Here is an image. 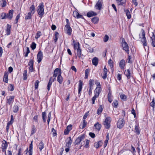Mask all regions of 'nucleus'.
Returning a JSON list of instances; mask_svg holds the SVG:
<instances>
[{
	"mask_svg": "<svg viewBox=\"0 0 155 155\" xmlns=\"http://www.w3.org/2000/svg\"><path fill=\"white\" fill-rule=\"evenodd\" d=\"M79 85L78 87V93L79 95L81 93V91L82 90L83 83L81 80H80L79 81Z\"/></svg>",
	"mask_w": 155,
	"mask_h": 155,
	"instance_id": "nucleus-17",
	"label": "nucleus"
},
{
	"mask_svg": "<svg viewBox=\"0 0 155 155\" xmlns=\"http://www.w3.org/2000/svg\"><path fill=\"white\" fill-rule=\"evenodd\" d=\"M5 153V155H12V153L11 151L8 150L7 152H4Z\"/></svg>",
	"mask_w": 155,
	"mask_h": 155,
	"instance_id": "nucleus-64",
	"label": "nucleus"
},
{
	"mask_svg": "<svg viewBox=\"0 0 155 155\" xmlns=\"http://www.w3.org/2000/svg\"><path fill=\"white\" fill-rule=\"evenodd\" d=\"M72 125L70 124L67 126L66 128L64 130V134L65 135L68 134L69 131L71 130Z\"/></svg>",
	"mask_w": 155,
	"mask_h": 155,
	"instance_id": "nucleus-14",
	"label": "nucleus"
},
{
	"mask_svg": "<svg viewBox=\"0 0 155 155\" xmlns=\"http://www.w3.org/2000/svg\"><path fill=\"white\" fill-rule=\"evenodd\" d=\"M8 72H5L4 76L3 81L6 83H7L8 81Z\"/></svg>",
	"mask_w": 155,
	"mask_h": 155,
	"instance_id": "nucleus-20",
	"label": "nucleus"
},
{
	"mask_svg": "<svg viewBox=\"0 0 155 155\" xmlns=\"http://www.w3.org/2000/svg\"><path fill=\"white\" fill-rule=\"evenodd\" d=\"M108 64L109 65L110 67V68L112 69L113 67V62L112 60L110 59L108 61Z\"/></svg>",
	"mask_w": 155,
	"mask_h": 155,
	"instance_id": "nucleus-56",
	"label": "nucleus"
},
{
	"mask_svg": "<svg viewBox=\"0 0 155 155\" xmlns=\"http://www.w3.org/2000/svg\"><path fill=\"white\" fill-rule=\"evenodd\" d=\"M103 110L102 106L101 105H100L97 110V114L98 115L100 114L102 112Z\"/></svg>",
	"mask_w": 155,
	"mask_h": 155,
	"instance_id": "nucleus-32",
	"label": "nucleus"
},
{
	"mask_svg": "<svg viewBox=\"0 0 155 155\" xmlns=\"http://www.w3.org/2000/svg\"><path fill=\"white\" fill-rule=\"evenodd\" d=\"M97 15V14L93 11L88 12L87 14V16L88 17H91L93 16H94Z\"/></svg>",
	"mask_w": 155,
	"mask_h": 155,
	"instance_id": "nucleus-28",
	"label": "nucleus"
},
{
	"mask_svg": "<svg viewBox=\"0 0 155 155\" xmlns=\"http://www.w3.org/2000/svg\"><path fill=\"white\" fill-rule=\"evenodd\" d=\"M59 36V34L58 32H56L54 35V40L55 42H56L58 39V38Z\"/></svg>",
	"mask_w": 155,
	"mask_h": 155,
	"instance_id": "nucleus-53",
	"label": "nucleus"
},
{
	"mask_svg": "<svg viewBox=\"0 0 155 155\" xmlns=\"http://www.w3.org/2000/svg\"><path fill=\"white\" fill-rule=\"evenodd\" d=\"M90 73V70L89 69H86L85 71V76L84 78L85 79H87L88 76V74Z\"/></svg>",
	"mask_w": 155,
	"mask_h": 155,
	"instance_id": "nucleus-42",
	"label": "nucleus"
},
{
	"mask_svg": "<svg viewBox=\"0 0 155 155\" xmlns=\"http://www.w3.org/2000/svg\"><path fill=\"white\" fill-rule=\"evenodd\" d=\"M85 141H86V143L85 146L86 148H87L89 147V145L90 142L89 140H85L84 141L83 143V142H81V146H83V145L84 144V143L85 142Z\"/></svg>",
	"mask_w": 155,
	"mask_h": 155,
	"instance_id": "nucleus-37",
	"label": "nucleus"
},
{
	"mask_svg": "<svg viewBox=\"0 0 155 155\" xmlns=\"http://www.w3.org/2000/svg\"><path fill=\"white\" fill-rule=\"evenodd\" d=\"M99 21V18L97 17H95L91 19V21L94 24L97 23Z\"/></svg>",
	"mask_w": 155,
	"mask_h": 155,
	"instance_id": "nucleus-40",
	"label": "nucleus"
},
{
	"mask_svg": "<svg viewBox=\"0 0 155 155\" xmlns=\"http://www.w3.org/2000/svg\"><path fill=\"white\" fill-rule=\"evenodd\" d=\"M39 83V81L38 80H37L36 81L35 84V88L36 89L38 88Z\"/></svg>",
	"mask_w": 155,
	"mask_h": 155,
	"instance_id": "nucleus-62",
	"label": "nucleus"
},
{
	"mask_svg": "<svg viewBox=\"0 0 155 155\" xmlns=\"http://www.w3.org/2000/svg\"><path fill=\"white\" fill-rule=\"evenodd\" d=\"M107 98L108 101L110 103H111L113 100V96L111 95V93L109 92L107 95Z\"/></svg>",
	"mask_w": 155,
	"mask_h": 155,
	"instance_id": "nucleus-31",
	"label": "nucleus"
},
{
	"mask_svg": "<svg viewBox=\"0 0 155 155\" xmlns=\"http://www.w3.org/2000/svg\"><path fill=\"white\" fill-rule=\"evenodd\" d=\"M109 39V37L108 36L106 35L104 37L103 40L104 42H106Z\"/></svg>",
	"mask_w": 155,
	"mask_h": 155,
	"instance_id": "nucleus-63",
	"label": "nucleus"
},
{
	"mask_svg": "<svg viewBox=\"0 0 155 155\" xmlns=\"http://www.w3.org/2000/svg\"><path fill=\"white\" fill-rule=\"evenodd\" d=\"M36 131V129L35 128V126L34 125L32 126V129L31 130V135H32L35 133Z\"/></svg>",
	"mask_w": 155,
	"mask_h": 155,
	"instance_id": "nucleus-55",
	"label": "nucleus"
},
{
	"mask_svg": "<svg viewBox=\"0 0 155 155\" xmlns=\"http://www.w3.org/2000/svg\"><path fill=\"white\" fill-rule=\"evenodd\" d=\"M152 41V45L153 47H155V35L153 33L152 34V36L150 37Z\"/></svg>",
	"mask_w": 155,
	"mask_h": 155,
	"instance_id": "nucleus-27",
	"label": "nucleus"
},
{
	"mask_svg": "<svg viewBox=\"0 0 155 155\" xmlns=\"http://www.w3.org/2000/svg\"><path fill=\"white\" fill-rule=\"evenodd\" d=\"M125 61L122 59L121 60L119 63V66L121 69H123L125 66Z\"/></svg>",
	"mask_w": 155,
	"mask_h": 155,
	"instance_id": "nucleus-30",
	"label": "nucleus"
},
{
	"mask_svg": "<svg viewBox=\"0 0 155 155\" xmlns=\"http://www.w3.org/2000/svg\"><path fill=\"white\" fill-rule=\"evenodd\" d=\"M125 12L126 14L127 18L128 19H130L131 18V15L130 12L128 9H126L125 10Z\"/></svg>",
	"mask_w": 155,
	"mask_h": 155,
	"instance_id": "nucleus-36",
	"label": "nucleus"
},
{
	"mask_svg": "<svg viewBox=\"0 0 155 155\" xmlns=\"http://www.w3.org/2000/svg\"><path fill=\"white\" fill-rule=\"evenodd\" d=\"M32 14L28 12L25 18V20L30 19L31 18Z\"/></svg>",
	"mask_w": 155,
	"mask_h": 155,
	"instance_id": "nucleus-44",
	"label": "nucleus"
},
{
	"mask_svg": "<svg viewBox=\"0 0 155 155\" xmlns=\"http://www.w3.org/2000/svg\"><path fill=\"white\" fill-rule=\"evenodd\" d=\"M94 128L96 129L98 131H99L101 128V125L99 123L97 122L94 125Z\"/></svg>",
	"mask_w": 155,
	"mask_h": 155,
	"instance_id": "nucleus-25",
	"label": "nucleus"
},
{
	"mask_svg": "<svg viewBox=\"0 0 155 155\" xmlns=\"http://www.w3.org/2000/svg\"><path fill=\"white\" fill-rule=\"evenodd\" d=\"M14 96H9L8 97H7V103L9 105H12L14 101Z\"/></svg>",
	"mask_w": 155,
	"mask_h": 155,
	"instance_id": "nucleus-9",
	"label": "nucleus"
},
{
	"mask_svg": "<svg viewBox=\"0 0 155 155\" xmlns=\"http://www.w3.org/2000/svg\"><path fill=\"white\" fill-rule=\"evenodd\" d=\"M77 55L78 57L79 58H81L82 56H83V54H81V49H80L77 51Z\"/></svg>",
	"mask_w": 155,
	"mask_h": 155,
	"instance_id": "nucleus-41",
	"label": "nucleus"
},
{
	"mask_svg": "<svg viewBox=\"0 0 155 155\" xmlns=\"http://www.w3.org/2000/svg\"><path fill=\"white\" fill-rule=\"evenodd\" d=\"M121 44L123 50L128 54L129 53V46L124 38L122 39Z\"/></svg>",
	"mask_w": 155,
	"mask_h": 155,
	"instance_id": "nucleus-5",
	"label": "nucleus"
},
{
	"mask_svg": "<svg viewBox=\"0 0 155 155\" xmlns=\"http://www.w3.org/2000/svg\"><path fill=\"white\" fill-rule=\"evenodd\" d=\"M67 140H68V141L66 143V146L68 147H70L72 143V141L71 137H68L67 138Z\"/></svg>",
	"mask_w": 155,
	"mask_h": 155,
	"instance_id": "nucleus-21",
	"label": "nucleus"
},
{
	"mask_svg": "<svg viewBox=\"0 0 155 155\" xmlns=\"http://www.w3.org/2000/svg\"><path fill=\"white\" fill-rule=\"evenodd\" d=\"M44 5L43 3H42L39 5L37 7V12L39 17L41 18H42L44 15Z\"/></svg>",
	"mask_w": 155,
	"mask_h": 155,
	"instance_id": "nucleus-1",
	"label": "nucleus"
},
{
	"mask_svg": "<svg viewBox=\"0 0 155 155\" xmlns=\"http://www.w3.org/2000/svg\"><path fill=\"white\" fill-rule=\"evenodd\" d=\"M125 124L124 120L123 119H119L117 123V127L119 129L123 128Z\"/></svg>",
	"mask_w": 155,
	"mask_h": 155,
	"instance_id": "nucleus-6",
	"label": "nucleus"
},
{
	"mask_svg": "<svg viewBox=\"0 0 155 155\" xmlns=\"http://www.w3.org/2000/svg\"><path fill=\"white\" fill-rule=\"evenodd\" d=\"M30 12H29L32 15L35 13V7L34 5H32L30 7Z\"/></svg>",
	"mask_w": 155,
	"mask_h": 155,
	"instance_id": "nucleus-29",
	"label": "nucleus"
},
{
	"mask_svg": "<svg viewBox=\"0 0 155 155\" xmlns=\"http://www.w3.org/2000/svg\"><path fill=\"white\" fill-rule=\"evenodd\" d=\"M0 18L2 19H7L6 14L5 13L3 12L1 13Z\"/></svg>",
	"mask_w": 155,
	"mask_h": 155,
	"instance_id": "nucleus-48",
	"label": "nucleus"
},
{
	"mask_svg": "<svg viewBox=\"0 0 155 155\" xmlns=\"http://www.w3.org/2000/svg\"><path fill=\"white\" fill-rule=\"evenodd\" d=\"M94 82V80H90L89 81V87H92L93 86V83Z\"/></svg>",
	"mask_w": 155,
	"mask_h": 155,
	"instance_id": "nucleus-61",
	"label": "nucleus"
},
{
	"mask_svg": "<svg viewBox=\"0 0 155 155\" xmlns=\"http://www.w3.org/2000/svg\"><path fill=\"white\" fill-rule=\"evenodd\" d=\"M86 125L87 122L85 120H83V123L81 124L80 125V127L81 129H83L86 126Z\"/></svg>",
	"mask_w": 155,
	"mask_h": 155,
	"instance_id": "nucleus-38",
	"label": "nucleus"
},
{
	"mask_svg": "<svg viewBox=\"0 0 155 155\" xmlns=\"http://www.w3.org/2000/svg\"><path fill=\"white\" fill-rule=\"evenodd\" d=\"M43 57V54L41 51H39L37 55V61L38 63H39L41 61Z\"/></svg>",
	"mask_w": 155,
	"mask_h": 155,
	"instance_id": "nucleus-11",
	"label": "nucleus"
},
{
	"mask_svg": "<svg viewBox=\"0 0 155 155\" xmlns=\"http://www.w3.org/2000/svg\"><path fill=\"white\" fill-rule=\"evenodd\" d=\"M59 69L58 68H56L54 70V74L53 75V77H56L58 75V72H59Z\"/></svg>",
	"mask_w": 155,
	"mask_h": 155,
	"instance_id": "nucleus-45",
	"label": "nucleus"
},
{
	"mask_svg": "<svg viewBox=\"0 0 155 155\" xmlns=\"http://www.w3.org/2000/svg\"><path fill=\"white\" fill-rule=\"evenodd\" d=\"M111 121V118L110 117H106L105 120L104 122V125L106 129H109L110 126V122Z\"/></svg>",
	"mask_w": 155,
	"mask_h": 155,
	"instance_id": "nucleus-4",
	"label": "nucleus"
},
{
	"mask_svg": "<svg viewBox=\"0 0 155 155\" xmlns=\"http://www.w3.org/2000/svg\"><path fill=\"white\" fill-rule=\"evenodd\" d=\"M118 105V102L116 100H114L112 103L113 106L115 107H117Z\"/></svg>",
	"mask_w": 155,
	"mask_h": 155,
	"instance_id": "nucleus-58",
	"label": "nucleus"
},
{
	"mask_svg": "<svg viewBox=\"0 0 155 155\" xmlns=\"http://www.w3.org/2000/svg\"><path fill=\"white\" fill-rule=\"evenodd\" d=\"M135 132L138 135L140 133V130L139 129V127L137 124H136L135 128Z\"/></svg>",
	"mask_w": 155,
	"mask_h": 155,
	"instance_id": "nucleus-26",
	"label": "nucleus"
},
{
	"mask_svg": "<svg viewBox=\"0 0 155 155\" xmlns=\"http://www.w3.org/2000/svg\"><path fill=\"white\" fill-rule=\"evenodd\" d=\"M11 27V26L9 24L7 25V28L6 31V34L7 35H9L10 34Z\"/></svg>",
	"mask_w": 155,
	"mask_h": 155,
	"instance_id": "nucleus-22",
	"label": "nucleus"
},
{
	"mask_svg": "<svg viewBox=\"0 0 155 155\" xmlns=\"http://www.w3.org/2000/svg\"><path fill=\"white\" fill-rule=\"evenodd\" d=\"M42 117L44 122H45L46 121V114L45 112H42Z\"/></svg>",
	"mask_w": 155,
	"mask_h": 155,
	"instance_id": "nucleus-49",
	"label": "nucleus"
},
{
	"mask_svg": "<svg viewBox=\"0 0 155 155\" xmlns=\"http://www.w3.org/2000/svg\"><path fill=\"white\" fill-rule=\"evenodd\" d=\"M52 79V78H51L49 80V82L48 83L47 86V88L48 91H49L50 90V87L52 84V81H51V79Z\"/></svg>",
	"mask_w": 155,
	"mask_h": 155,
	"instance_id": "nucleus-39",
	"label": "nucleus"
},
{
	"mask_svg": "<svg viewBox=\"0 0 155 155\" xmlns=\"http://www.w3.org/2000/svg\"><path fill=\"white\" fill-rule=\"evenodd\" d=\"M66 24L64 28V31L65 33L69 35H71L72 32V29L70 26V23L68 19H66Z\"/></svg>",
	"mask_w": 155,
	"mask_h": 155,
	"instance_id": "nucleus-3",
	"label": "nucleus"
},
{
	"mask_svg": "<svg viewBox=\"0 0 155 155\" xmlns=\"http://www.w3.org/2000/svg\"><path fill=\"white\" fill-rule=\"evenodd\" d=\"M102 142L101 141H99L94 143V146L97 149L99 147H100L102 145Z\"/></svg>",
	"mask_w": 155,
	"mask_h": 155,
	"instance_id": "nucleus-33",
	"label": "nucleus"
},
{
	"mask_svg": "<svg viewBox=\"0 0 155 155\" xmlns=\"http://www.w3.org/2000/svg\"><path fill=\"white\" fill-rule=\"evenodd\" d=\"M23 79L25 80L27 78V70H25L24 71L23 73Z\"/></svg>",
	"mask_w": 155,
	"mask_h": 155,
	"instance_id": "nucleus-46",
	"label": "nucleus"
},
{
	"mask_svg": "<svg viewBox=\"0 0 155 155\" xmlns=\"http://www.w3.org/2000/svg\"><path fill=\"white\" fill-rule=\"evenodd\" d=\"M61 72L60 71L57 78V81L60 84H61L63 81V78L61 75Z\"/></svg>",
	"mask_w": 155,
	"mask_h": 155,
	"instance_id": "nucleus-19",
	"label": "nucleus"
},
{
	"mask_svg": "<svg viewBox=\"0 0 155 155\" xmlns=\"http://www.w3.org/2000/svg\"><path fill=\"white\" fill-rule=\"evenodd\" d=\"M98 59L97 58L95 57L93 58L92 63L94 65L97 66L98 64Z\"/></svg>",
	"mask_w": 155,
	"mask_h": 155,
	"instance_id": "nucleus-23",
	"label": "nucleus"
},
{
	"mask_svg": "<svg viewBox=\"0 0 155 155\" xmlns=\"http://www.w3.org/2000/svg\"><path fill=\"white\" fill-rule=\"evenodd\" d=\"M36 44L35 42H33L31 45L30 47L32 50H34L36 48Z\"/></svg>",
	"mask_w": 155,
	"mask_h": 155,
	"instance_id": "nucleus-59",
	"label": "nucleus"
},
{
	"mask_svg": "<svg viewBox=\"0 0 155 155\" xmlns=\"http://www.w3.org/2000/svg\"><path fill=\"white\" fill-rule=\"evenodd\" d=\"M8 147L7 143L6 141L3 140L2 142V149L3 152H5L6 150Z\"/></svg>",
	"mask_w": 155,
	"mask_h": 155,
	"instance_id": "nucleus-8",
	"label": "nucleus"
},
{
	"mask_svg": "<svg viewBox=\"0 0 155 155\" xmlns=\"http://www.w3.org/2000/svg\"><path fill=\"white\" fill-rule=\"evenodd\" d=\"M85 139V136L84 134L81 135L80 136L78 137L75 140L76 144H79L83 140Z\"/></svg>",
	"mask_w": 155,
	"mask_h": 155,
	"instance_id": "nucleus-7",
	"label": "nucleus"
},
{
	"mask_svg": "<svg viewBox=\"0 0 155 155\" xmlns=\"http://www.w3.org/2000/svg\"><path fill=\"white\" fill-rule=\"evenodd\" d=\"M73 15L74 17L75 18H84V17L83 16L80 14L77 11H74Z\"/></svg>",
	"mask_w": 155,
	"mask_h": 155,
	"instance_id": "nucleus-12",
	"label": "nucleus"
},
{
	"mask_svg": "<svg viewBox=\"0 0 155 155\" xmlns=\"http://www.w3.org/2000/svg\"><path fill=\"white\" fill-rule=\"evenodd\" d=\"M74 48L75 50H76L77 51L81 49L80 45L78 42V43H75L74 45Z\"/></svg>",
	"mask_w": 155,
	"mask_h": 155,
	"instance_id": "nucleus-24",
	"label": "nucleus"
},
{
	"mask_svg": "<svg viewBox=\"0 0 155 155\" xmlns=\"http://www.w3.org/2000/svg\"><path fill=\"white\" fill-rule=\"evenodd\" d=\"M120 98L123 100L124 101H125L127 99V96H126L124 94H121L120 96Z\"/></svg>",
	"mask_w": 155,
	"mask_h": 155,
	"instance_id": "nucleus-57",
	"label": "nucleus"
},
{
	"mask_svg": "<svg viewBox=\"0 0 155 155\" xmlns=\"http://www.w3.org/2000/svg\"><path fill=\"white\" fill-rule=\"evenodd\" d=\"M107 70L106 68V66H105L103 69V74L102 78L104 79H105L107 77Z\"/></svg>",
	"mask_w": 155,
	"mask_h": 155,
	"instance_id": "nucleus-16",
	"label": "nucleus"
},
{
	"mask_svg": "<svg viewBox=\"0 0 155 155\" xmlns=\"http://www.w3.org/2000/svg\"><path fill=\"white\" fill-rule=\"evenodd\" d=\"M99 96L97 94H94V96L92 98V104H94L95 103V101L96 98L98 97Z\"/></svg>",
	"mask_w": 155,
	"mask_h": 155,
	"instance_id": "nucleus-54",
	"label": "nucleus"
},
{
	"mask_svg": "<svg viewBox=\"0 0 155 155\" xmlns=\"http://www.w3.org/2000/svg\"><path fill=\"white\" fill-rule=\"evenodd\" d=\"M44 145L43 143L41 141L40 143L38 145V148L40 150L41 152V150L42 149L44 148Z\"/></svg>",
	"mask_w": 155,
	"mask_h": 155,
	"instance_id": "nucleus-43",
	"label": "nucleus"
},
{
	"mask_svg": "<svg viewBox=\"0 0 155 155\" xmlns=\"http://www.w3.org/2000/svg\"><path fill=\"white\" fill-rule=\"evenodd\" d=\"M7 2L5 0H2L0 1V5L2 7H5L6 5Z\"/></svg>",
	"mask_w": 155,
	"mask_h": 155,
	"instance_id": "nucleus-35",
	"label": "nucleus"
},
{
	"mask_svg": "<svg viewBox=\"0 0 155 155\" xmlns=\"http://www.w3.org/2000/svg\"><path fill=\"white\" fill-rule=\"evenodd\" d=\"M142 33L141 34L139 35V38L140 41L143 44V45L144 47L147 46V40L145 37V33L143 29H142Z\"/></svg>",
	"mask_w": 155,
	"mask_h": 155,
	"instance_id": "nucleus-2",
	"label": "nucleus"
},
{
	"mask_svg": "<svg viewBox=\"0 0 155 155\" xmlns=\"http://www.w3.org/2000/svg\"><path fill=\"white\" fill-rule=\"evenodd\" d=\"M13 10H11L9 11L8 14H6L7 19L9 20H11L12 18L13 17Z\"/></svg>",
	"mask_w": 155,
	"mask_h": 155,
	"instance_id": "nucleus-15",
	"label": "nucleus"
},
{
	"mask_svg": "<svg viewBox=\"0 0 155 155\" xmlns=\"http://www.w3.org/2000/svg\"><path fill=\"white\" fill-rule=\"evenodd\" d=\"M101 92V89L100 88H96L94 92V94H97L99 96Z\"/></svg>",
	"mask_w": 155,
	"mask_h": 155,
	"instance_id": "nucleus-47",
	"label": "nucleus"
},
{
	"mask_svg": "<svg viewBox=\"0 0 155 155\" xmlns=\"http://www.w3.org/2000/svg\"><path fill=\"white\" fill-rule=\"evenodd\" d=\"M34 61L32 60H30L28 63V65L29 66V72H32L33 71L34 68L33 67Z\"/></svg>",
	"mask_w": 155,
	"mask_h": 155,
	"instance_id": "nucleus-10",
	"label": "nucleus"
},
{
	"mask_svg": "<svg viewBox=\"0 0 155 155\" xmlns=\"http://www.w3.org/2000/svg\"><path fill=\"white\" fill-rule=\"evenodd\" d=\"M103 2L100 0H98L95 5V8L96 9L101 10L102 8Z\"/></svg>",
	"mask_w": 155,
	"mask_h": 155,
	"instance_id": "nucleus-13",
	"label": "nucleus"
},
{
	"mask_svg": "<svg viewBox=\"0 0 155 155\" xmlns=\"http://www.w3.org/2000/svg\"><path fill=\"white\" fill-rule=\"evenodd\" d=\"M18 107L17 105H15L13 107V111L15 113H16L18 110Z\"/></svg>",
	"mask_w": 155,
	"mask_h": 155,
	"instance_id": "nucleus-50",
	"label": "nucleus"
},
{
	"mask_svg": "<svg viewBox=\"0 0 155 155\" xmlns=\"http://www.w3.org/2000/svg\"><path fill=\"white\" fill-rule=\"evenodd\" d=\"M8 90L9 91H13L14 89V85L11 84H9L8 87Z\"/></svg>",
	"mask_w": 155,
	"mask_h": 155,
	"instance_id": "nucleus-51",
	"label": "nucleus"
},
{
	"mask_svg": "<svg viewBox=\"0 0 155 155\" xmlns=\"http://www.w3.org/2000/svg\"><path fill=\"white\" fill-rule=\"evenodd\" d=\"M117 2L118 5H124L125 4L126 1L125 0H119V1H118Z\"/></svg>",
	"mask_w": 155,
	"mask_h": 155,
	"instance_id": "nucleus-34",
	"label": "nucleus"
},
{
	"mask_svg": "<svg viewBox=\"0 0 155 155\" xmlns=\"http://www.w3.org/2000/svg\"><path fill=\"white\" fill-rule=\"evenodd\" d=\"M51 134H52L53 136L54 137L56 136L57 135L56 131V130H55L54 128L52 129Z\"/></svg>",
	"mask_w": 155,
	"mask_h": 155,
	"instance_id": "nucleus-52",
	"label": "nucleus"
},
{
	"mask_svg": "<svg viewBox=\"0 0 155 155\" xmlns=\"http://www.w3.org/2000/svg\"><path fill=\"white\" fill-rule=\"evenodd\" d=\"M41 32L40 31H38L37 32L36 35L35 36V38L36 39H38L41 36Z\"/></svg>",
	"mask_w": 155,
	"mask_h": 155,
	"instance_id": "nucleus-60",
	"label": "nucleus"
},
{
	"mask_svg": "<svg viewBox=\"0 0 155 155\" xmlns=\"http://www.w3.org/2000/svg\"><path fill=\"white\" fill-rule=\"evenodd\" d=\"M124 74L126 76L128 79L130 78L131 73L130 69H128L124 72Z\"/></svg>",
	"mask_w": 155,
	"mask_h": 155,
	"instance_id": "nucleus-18",
	"label": "nucleus"
}]
</instances>
